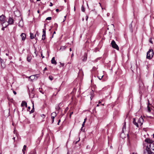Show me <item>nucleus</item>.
I'll use <instances>...</instances> for the list:
<instances>
[{
    "instance_id": "nucleus-63",
    "label": "nucleus",
    "mask_w": 154,
    "mask_h": 154,
    "mask_svg": "<svg viewBox=\"0 0 154 154\" xmlns=\"http://www.w3.org/2000/svg\"><path fill=\"white\" fill-rule=\"evenodd\" d=\"M65 19H64L63 22L64 21H65Z\"/></svg>"
},
{
    "instance_id": "nucleus-49",
    "label": "nucleus",
    "mask_w": 154,
    "mask_h": 154,
    "mask_svg": "<svg viewBox=\"0 0 154 154\" xmlns=\"http://www.w3.org/2000/svg\"><path fill=\"white\" fill-rule=\"evenodd\" d=\"M86 119H86V118L85 119H84V122H86Z\"/></svg>"
},
{
    "instance_id": "nucleus-26",
    "label": "nucleus",
    "mask_w": 154,
    "mask_h": 154,
    "mask_svg": "<svg viewBox=\"0 0 154 154\" xmlns=\"http://www.w3.org/2000/svg\"><path fill=\"white\" fill-rule=\"evenodd\" d=\"M54 118L55 117H54V116H51V119H52V123H53V122H54Z\"/></svg>"
},
{
    "instance_id": "nucleus-41",
    "label": "nucleus",
    "mask_w": 154,
    "mask_h": 154,
    "mask_svg": "<svg viewBox=\"0 0 154 154\" xmlns=\"http://www.w3.org/2000/svg\"><path fill=\"white\" fill-rule=\"evenodd\" d=\"M46 70H47V68L46 67H45V68L44 69V71H45Z\"/></svg>"
},
{
    "instance_id": "nucleus-13",
    "label": "nucleus",
    "mask_w": 154,
    "mask_h": 154,
    "mask_svg": "<svg viewBox=\"0 0 154 154\" xmlns=\"http://www.w3.org/2000/svg\"><path fill=\"white\" fill-rule=\"evenodd\" d=\"M27 61L29 62H30L32 60V57L31 56H29V55H28L27 56Z\"/></svg>"
},
{
    "instance_id": "nucleus-21",
    "label": "nucleus",
    "mask_w": 154,
    "mask_h": 154,
    "mask_svg": "<svg viewBox=\"0 0 154 154\" xmlns=\"http://www.w3.org/2000/svg\"><path fill=\"white\" fill-rule=\"evenodd\" d=\"M66 47L65 46H61L60 50H61L62 51H63L65 49Z\"/></svg>"
},
{
    "instance_id": "nucleus-20",
    "label": "nucleus",
    "mask_w": 154,
    "mask_h": 154,
    "mask_svg": "<svg viewBox=\"0 0 154 154\" xmlns=\"http://www.w3.org/2000/svg\"><path fill=\"white\" fill-rule=\"evenodd\" d=\"M57 116V114L56 112H52L51 114V116H54V117H56Z\"/></svg>"
},
{
    "instance_id": "nucleus-46",
    "label": "nucleus",
    "mask_w": 154,
    "mask_h": 154,
    "mask_svg": "<svg viewBox=\"0 0 154 154\" xmlns=\"http://www.w3.org/2000/svg\"><path fill=\"white\" fill-rule=\"evenodd\" d=\"M73 112H71L70 113V116H71V115L73 114Z\"/></svg>"
},
{
    "instance_id": "nucleus-14",
    "label": "nucleus",
    "mask_w": 154,
    "mask_h": 154,
    "mask_svg": "<svg viewBox=\"0 0 154 154\" xmlns=\"http://www.w3.org/2000/svg\"><path fill=\"white\" fill-rule=\"evenodd\" d=\"M37 75L36 74V75H31L29 77V78L30 79L31 81H33V80L34 79H35V75Z\"/></svg>"
},
{
    "instance_id": "nucleus-62",
    "label": "nucleus",
    "mask_w": 154,
    "mask_h": 154,
    "mask_svg": "<svg viewBox=\"0 0 154 154\" xmlns=\"http://www.w3.org/2000/svg\"><path fill=\"white\" fill-rule=\"evenodd\" d=\"M34 53H35V54L36 55H37V54H36V51H35Z\"/></svg>"
},
{
    "instance_id": "nucleus-7",
    "label": "nucleus",
    "mask_w": 154,
    "mask_h": 154,
    "mask_svg": "<svg viewBox=\"0 0 154 154\" xmlns=\"http://www.w3.org/2000/svg\"><path fill=\"white\" fill-rule=\"evenodd\" d=\"M0 61L1 65V66L3 68H4L5 67V62L4 60L0 57Z\"/></svg>"
},
{
    "instance_id": "nucleus-54",
    "label": "nucleus",
    "mask_w": 154,
    "mask_h": 154,
    "mask_svg": "<svg viewBox=\"0 0 154 154\" xmlns=\"http://www.w3.org/2000/svg\"><path fill=\"white\" fill-rule=\"evenodd\" d=\"M6 55L7 56H8V54L6 53Z\"/></svg>"
},
{
    "instance_id": "nucleus-38",
    "label": "nucleus",
    "mask_w": 154,
    "mask_h": 154,
    "mask_svg": "<svg viewBox=\"0 0 154 154\" xmlns=\"http://www.w3.org/2000/svg\"><path fill=\"white\" fill-rule=\"evenodd\" d=\"M13 91V93H14V95H15V94H16L17 93H16V92L15 91Z\"/></svg>"
},
{
    "instance_id": "nucleus-12",
    "label": "nucleus",
    "mask_w": 154,
    "mask_h": 154,
    "mask_svg": "<svg viewBox=\"0 0 154 154\" xmlns=\"http://www.w3.org/2000/svg\"><path fill=\"white\" fill-rule=\"evenodd\" d=\"M21 106H25L26 107H27V103L26 102L23 101H22V103L21 104Z\"/></svg>"
},
{
    "instance_id": "nucleus-5",
    "label": "nucleus",
    "mask_w": 154,
    "mask_h": 154,
    "mask_svg": "<svg viewBox=\"0 0 154 154\" xmlns=\"http://www.w3.org/2000/svg\"><path fill=\"white\" fill-rule=\"evenodd\" d=\"M14 20L13 18L11 17H9L8 18V21L7 22V24H8V25H12L14 23Z\"/></svg>"
},
{
    "instance_id": "nucleus-45",
    "label": "nucleus",
    "mask_w": 154,
    "mask_h": 154,
    "mask_svg": "<svg viewBox=\"0 0 154 154\" xmlns=\"http://www.w3.org/2000/svg\"><path fill=\"white\" fill-rule=\"evenodd\" d=\"M88 16H86V20L87 21L88 20Z\"/></svg>"
},
{
    "instance_id": "nucleus-30",
    "label": "nucleus",
    "mask_w": 154,
    "mask_h": 154,
    "mask_svg": "<svg viewBox=\"0 0 154 154\" xmlns=\"http://www.w3.org/2000/svg\"><path fill=\"white\" fill-rule=\"evenodd\" d=\"M149 41L150 43L153 44L152 42V38H150L149 40Z\"/></svg>"
},
{
    "instance_id": "nucleus-53",
    "label": "nucleus",
    "mask_w": 154,
    "mask_h": 154,
    "mask_svg": "<svg viewBox=\"0 0 154 154\" xmlns=\"http://www.w3.org/2000/svg\"><path fill=\"white\" fill-rule=\"evenodd\" d=\"M99 3L100 5V6L101 7V5L100 3V2H99Z\"/></svg>"
},
{
    "instance_id": "nucleus-25",
    "label": "nucleus",
    "mask_w": 154,
    "mask_h": 154,
    "mask_svg": "<svg viewBox=\"0 0 154 154\" xmlns=\"http://www.w3.org/2000/svg\"><path fill=\"white\" fill-rule=\"evenodd\" d=\"M147 110L148 111L150 112L151 111V109L149 107V105L147 106Z\"/></svg>"
},
{
    "instance_id": "nucleus-9",
    "label": "nucleus",
    "mask_w": 154,
    "mask_h": 154,
    "mask_svg": "<svg viewBox=\"0 0 154 154\" xmlns=\"http://www.w3.org/2000/svg\"><path fill=\"white\" fill-rule=\"evenodd\" d=\"M20 36L21 37L22 40H24L26 38V35L24 33H22L21 35Z\"/></svg>"
},
{
    "instance_id": "nucleus-18",
    "label": "nucleus",
    "mask_w": 154,
    "mask_h": 154,
    "mask_svg": "<svg viewBox=\"0 0 154 154\" xmlns=\"http://www.w3.org/2000/svg\"><path fill=\"white\" fill-rule=\"evenodd\" d=\"M30 38L31 39H33L34 38V34L31 32L30 33Z\"/></svg>"
},
{
    "instance_id": "nucleus-51",
    "label": "nucleus",
    "mask_w": 154,
    "mask_h": 154,
    "mask_svg": "<svg viewBox=\"0 0 154 154\" xmlns=\"http://www.w3.org/2000/svg\"><path fill=\"white\" fill-rule=\"evenodd\" d=\"M42 116H44V117H45V115L44 114H43L42 115Z\"/></svg>"
},
{
    "instance_id": "nucleus-55",
    "label": "nucleus",
    "mask_w": 154,
    "mask_h": 154,
    "mask_svg": "<svg viewBox=\"0 0 154 154\" xmlns=\"http://www.w3.org/2000/svg\"><path fill=\"white\" fill-rule=\"evenodd\" d=\"M73 54L72 53L71 55V57H72L73 56Z\"/></svg>"
},
{
    "instance_id": "nucleus-10",
    "label": "nucleus",
    "mask_w": 154,
    "mask_h": 154,
    "mask_svg": "<svg viewBox=\"0 0 154 154\" xmlns=\"http://www.w3.org/2000/svg\"><path fill=\"white\" fill-rule=\"evenodd\" d=\"M51 63L52 64H53L55 65H56L57 64V62L55 60L54 57L52 58L51 60Z\"/></svg>"
},
{
    "instance_id": "nucleus-33",
    "label": "nucleus",
    "mask_w": 154,
    "mask_h": 154,
    "mask_svg": "<svg viewBox=\"0 0 154 154\" xmlns=\"http://www.w3.org/2000/svg\"><path fill=\"white\" fill-rule=\"evenodd\" d=\"M56 109H60L59 106L58 105L56 107Z\"/></svg>"
},
{
    "instance_id": "nucleus-34",
    "label": "nucleus",
    "mask_w": 154,
    "mask_h": 154,
    "mask_svg": "<svg viewBox=\"0 0 154 154\" xmlns=\"http://www.w3.org/2000/svg\"><path fill=\"white\" fill-rule=\"evenodd\" d=\"M50 4L49 5L50 6H53V4L52 2H50Z\"/></svg>"
},
{
    "instance_id": "nucleus-29",
    "label": "nucleus",
    "mask_w": 154,
    "mask_h": 154,
    "mask_svg": "<svg viewBox=\"0 0 154 154\" xmlns=\"http://www.w3.org/2000/svg\"><path fill=\"white\" fill-rule=\"evenodd\" d=\"M85 122H83V123L82 124V127L81 128V129H82V128H83V127L84 126V125H85Z\"/></svg>"
},
{
    "instance_id": "nucleus-32",
    "label": "nucleus",
    "mask_w": 154,
    "mask_h": 154,
    "mask_svg": "<svg viewBox=\"0 0 154 154\" xmlns=\"http://www.w3.org/2000/svg\"><path fill=\"white\" fill-rule=\"evenodd\" d=\"M42 30H43V31H42L43 33H46L45 29H43Z\"/></svg>"
},
{
    "instance_id": "nucleus-64",
    "label": "nucleus",
    "mask_w": 154,
    "mask_h": 154,
    "mask_svg": "<svg viewBox=\"0 0 154 154\" xmlns=\"http://www.w3.org/2000/svg\"><path fill=\"white\" fill-rule=\"evenodd\" d=\"M15 139V137H14L13 138V139L14 140Z\"/></svg>"
},
{
    "instance_id": "nucleus-42",
    "label": "nucleus",
    "mask_w": 154,
    "mask_h": 154,
    "mask_svg": "<svg viewBox=\"0 0 154 154\" xmlns=\"http://www.w3.org/2000/svg\"><path fill=\"white\" fill-rule=\"evenodd\" d=\"M12 58V57L11 56H10V57H9V58L10 59H11Z\"/></svg>"
},
{
    "instance_id": "nucleus-15",
    "label": "nucleus",
    "mask_w": 154,
    "mask_h": 154,
    "mask_svg": "<svg viewBox=\"0 0 154 154\" xmlns=\"http://www.w3.org/2000/svg\"><path fill=\"white\" fill-rule=\"evenodd\" d=\"M87 59V54L85 53L84 56L83 58L82 59V60L83 61H85Z\"/></svg>"
},
{
    "instance_id": "nucleus-8",
    "label": "nucleus",
    "mask_w": 154,
    "mask_h": 154,
    "mask_svg": "<svg viewBox=\"0 0 154 154\" xmlns=\"http://www.w3.org/2000/svg\"><path fill=\"white\" fill-rule=\"evenodd\" d=\"M143 118L142 116H141L139 118V119L138 121V124L140 125H141L143 124Z\"/></svg>"
},
{
    "instance_id": "nucleus-28",
    "label": "nucleus",
    "mask_w": 154,
    "mask_h": 154,
    "mask_svg": "<svg viewBox=\"0 0 154 154\" xmlns=\"http://www.w3.org/2000/svg\"><path fill=\"white\" fill-rule=\"evenodd\" d=\"M51 19V17H48L46 18V20H50Z\"/></svg>"
},
{
    "instance_id": "nucleus-23",
    "label": "nucleus",
    "mask_w": 154,
    "mask_h": 154,
    "mask_svg": "<svg viewBox=\"0 0 154 154\" xmlns=\"http://www.w3.org/2000/svg\"><path fill=\"white\" fill-rule=\"evenodd\" d=\"M81 10H82V11L83 12H84L85 11V8H84L83 5H82V7Z\"/></svg>"
},
{
    "instance_id": "nucleus-44",
    "label": "nucleus",
    "mask_w": 154,
    "mask_h": 154,
    "mask_svg": "<svg viewBox=\"0 0 154 154\" xmlns=\"http://www.w3.org/2000/svg\"><path fill=\"white\" fill-rule=\"evenodd\" d=\"M59 11V9H56V11L57 12H58Z\"/></svg>"
},
{
    "instance_id": "nucleus-19",
    "label": "nucleus",
    "mask_w": 154,
    "mask_h": 154,
    "mask_svg": "<svg viewBox=\"0 0 154 154\" xmlns=\"http://www.w3.org/2000/svg\"><path fill=\"white\" fill-rule=\"evenodd\" d=\"M45 36H46V33H43V34L42 35V40H44L45 39Z\"/></svg>"
},
{
    "instance_id": "nucleus-11",
    "label": "nucleus",
    "mask_w": 154,
    "mask_h": 154,
    "mask_svg": "<svg viewBox=\"0 0 154 154\" xmlns=\"http://www.w3.org/2000/svg\"><path fill=\"white\" fill-rule=\"evenodd\" d=\"M133 124L137 127H138V123H137L136 122L135 119V118H133Z\"/></svg>"
},
{
    "instance_id": "nucleus-22",
    "label": "nucleus",
    "mask_w": 154,
    "mask_h": 154,
    "mask_svg": "<svg viewBox=\"0 0 154 154\" xmlns=\"http://www.w3.org/2000/svg\"><path fill=\"white\" fill-rule=\"evenodd\" d=\"M8 24H5V26H3V27H2V30H3V31L4 30H5V28L7 26H8Z\"/></svg>"
},
{
    "instance_id": "nucleus-24",
    "label": "nucleus",
    "mask_w": 154,
    "mask_h": 154,
    "mask_svg": "<svg viewBox=\"0 0 154 154\" xmlns=\"http://www.w3.org/2000/svg\"><path fill=\"white\" fill-rule=\"evenodd\" d=\"M100 58H101L100 57H99L97 58L96 59H95L94 60V62H97L98 60H100Z\"/></svg>"
},
{
    "instance_id": "nucleus-2",
    "label": "nucleus",
    "mask_w": 154,
    "mask_h": 154,
    "mask_svg": "<svg viewBox=\"0 0 154 154\" xmlns=\"http://www.w3.org/2000/svg\"><path fill=\"white\" fill-rule=\"evenodd\" d=\"M154 54L153 50L152 49H149L147 52L146 58L150 60L152 58Z\"/></svg>"
},
{
    "instance_id": "nucleus-35",
    "label": "nucleus",
    "mask_w": 154,
    "mask_h": 154,
    "mask_svg": "<svg viewBox=\"0 0 154 154\" xmlns=\"http://www.w3.org/2000/svg\"><path fill=\"white\" fill-rule=\"evenodd\" d=\"M36 35H39V33H38V31H37L36 32V34L35 35V36Z\"/></svg>"
},
{
    "instance_id": "nucleus-27",
    "label": "nucleus",
    "mask_w": 154,
    "mask_h": 154,
    "mask_svg": "<svg viewBox=\"0 0 154 154\" xmlns=\"http://www.w3.org/2000/svg\"><path fill=\"white\" fill-rule=\"evenodd\" d=\"M49 78L51 81L53 79V77L51 75H50L49 76Z\"/></svg>"
},
{
    "instance_id": "nucleus-6",
    "label": "nucleus",
    "mask_w": 154,
    "mask_h": 154,
    "mask_svg": "<svg viewBox=\"0 0 154 154\" xmlns=\"http://www.w3.org/2000/svg\"><path fill=\"white\" fill-rule=\"evenodd\" d=\"M126 129V122H125L124 123L123 127V129H122V132L120 134V136L122 138H124L125 137H123V135L124 134V130H125Z\"/></svg>"
},
{
    "instance_id": "nucleus-17",
    "label": "nucleus",
    "mask_w": 154,
    "mask_h": 154,
    "mask_svg": "<svg viewBox=\"0 0 154 154\" xmlns=\"http://www.w3.org/2000/svg\"><path fill=\"white\" fill-rule=\"evenodd\" d=\"M26 145H24L23 146V149H22V151L23 152V154H25V151L26 150Z\"/></svg>"
},
{
    "instance_id": "nucleus-57",
    "label": "nucleus",
    "mask_w": 154,
    "mask_h": 154,
    "mask_svg": "<svg viewBox=\"0 0 154 154\" xmlns=\"http://www.w3.org/2000/svg\"><path fill=\"white\" fill-rule=\"evenodd\" d=\"M69 50H70V51H72L71 48H70L69 49Z\"/></svg>"
},
{
    "instance_id": "nucleus-31",
    "label": "nucleus",
    "mask_w": 154,
    "mask_h": 154,
    "mask_svg": "<svg viewBox=\"0 0 154 154\" xmlns=\"http://www.w3.org/2000/svg\"><path fill=\"white\" fill-rule=\"evenodd\" d=\"M103 75H102V76L101 77H99L98 76L97 77L98 78V79H100V80H101L102 79V78L103 77Z\"/></svg>"
},
{
    "instance_id": "nucleus-16",
    "label": "nucleus",
    "mask_w": 154,
    "mask_h": 154,
    "mask_svg": "<svg viewBox=\"0 0 154 154\" xmlns=\"http://www.w3.org/2000/svg\"><path fill=\"white\" fill-rule=\"evenodd\" d=\"M144 85L142 83L141 84H140L139 85V88L141 90L143 88Z\"/></svg>"
},
{
    "instance_id": "nucleus-4",
    "label": "nucleus",
    "mask_w": 154,
    "mask_h": 154,
    "mask_svg": "<svg viewBox=\"0 0 154 154\" xmlns=\"http://www.w3.org/2000/svg\"><path fill=\"white\" fill-rule=\"evenodd\" d=\"M111 45L112 47L116 49L117 50H119V48L118 45L116 44L114 40H112L111 42Z\"/></svg>"
},
{
    "instance_id": "nucleus-40",
    "label": "nucleus",
    "mask_w": 154,
    "mask_h": 154,
    "mask_svg": "<svg viewBox=\"0 0 154 154\" xmlns=\"http://www.w3.org/2000/svg\"><path fill=\"white\" fill-rule=\"evenodd\" d=\"M54 26H57V27L58 26V25H57V23H55L54 24Z\"/></svg>"
},
{
    "instance_id": "nucleus-60",
    "label": "nucleus",
    "mask_w": 154,
    "mask_h": 154,
    "mask_svg": "<svg viewBox=\"0 0 154 154\" xmlns=\"http://www.w3.org/2000/svg\"><path fill=\"white\" fill-rule=\"evenodd\" d=\"M132 154H137V153H133Z\"/></svg>"
},
{
    "instance_id": "nucleus-52",
    "label": "nucleus",
    "mask_w": 154,
    "mask_h": 154,
    "mask_svg": "<svg viewBox=\"0 0 154 154\" xmlns=\"http://www.w3.org/2000/svg\"><path fill=\"white\" fill-rule=\"evenodd\" d=\"M42 116H44V117H45V115L44 114H43L42 115Z\"/></svg>"
},
{
    "instance_id": "nucleus-43",
    "label": "nucleus",
    "mask_w": 154,
    "mask_h": 154,
    "mask_svg": "<svg viewBox=\"0 0 154 154\" xmlns=\"http://www.w3.org/2000/svg\"><path fill=\"white\" fill-rule=\"evenodd\" d=\"M54 35L52 34L51 37L50 38L51 39H52L54 37Z\"/></svg>"
},
{
    "instance_id": "nucleus-48",
    "label": "nucleus",
    "mask_w": 154,
    "mask_h": 154,
    "mask_svg": "<svg viewBox=\"0 0 154 154\" xmlns=\"http://www.w3.org/2000/svg\"><path fill=\"white\" fill-rule=\"evenodd\" d=\"M56 33V32L55 31H54L53 34L54 35V34H55Z\"/></svg>"
},
{
    "instance_id": "nucleus-1",
    "label": "nucleus",
    "mask_w": 154,
    "mask_h": 154,
    "mask_svg": "<svg viewBox=\"0 0 154 154\" xmlns=\"http://www.w3.org/2000/svg\"><path fill=\"white\" fill-rule=\"evenodd\" d=\"M143 145L144 154H154V143L153 140L149 139H146Z\"/></svg>"
},
{
    "instance_id": "nucleus-50",
    "label": "nucleus",
    "mask_w": 154,
    "mask_h": 154,
    "mask_svg": "<svg viewBox=\"0 0 154 154\" xmlns=\"http://www.w3.org/2000/svg\"><path fill=\"white\" fill-rule=\"evenodd\" d=\"M37 13H40V11H39V10H38V11H37Z\"/></svg>"
},
{
    "instance_id": "nucleus-58",
    "label": "nucleus",
    "mask_w": 154,
    "mask_h": 154,
    "mask_svg": "<svg viewBox=\"0 0 154 154\" xmlns=\"http://www.w3.org/2000/svg\"><path fill=\"white\" fill-rule=\"evenodd\" d=\"M75 7H74V11H75Z\"/></svg>"
},
{
    "instance_id": "nucleus-61",
    "label": "nucleus",
    "mask_w": 154,
    "mask_h": 154,
    "mask_svg": "<svg viewBox=\"0 0 154 154\" xmlns=\"http://www.w3.org/2000/svg\"><path fill=\"white\" fill-rule=\"evenodd\" d=\"M99 106V105L98 104H97V106Z\"/></svg>"
},
{
    "instance_id": "nucleus-36",
    "label": "nucleus",
    "mask_w": 154,
    "mask_h": 154,
    "mask_svg": "<svg viewBox=\"0 0 154 154\" xmlns=\"http://www.w3.org/2000/svg\"><path fill=\"white\" fill-rule=\"evenodd\" d=\"M41 57H42V58H44V56H43V54H42H42H41Z\"/></svg>"
},
{
    "instance_id": "nucleus-59",
    "label": "nucleus",
    "mask_w": 154,
    "mask_h": 154,
    "mask_svg": "<svg viewBox=\"0 0 154 154\" xmlns=\"http://www.w3.org/2000/svg\"><path fill=\"white\" fill-rule=\"evenodd\" d=\"M40 1V0H36L37 2H39Z\"/></svg>"
},
{
    "instance_id": "nucleus-47",
    "label": "nucleus",
    "mask_w": 154,
    "mask_h": 154,
    "mask_svg": "<svg viewBox=\"0 0 154 154\" xmlns=\"http://www.w3.org/2000/svg\"><path fill=\"white\" fill-rule=\"evenodd\" d=\"M149 118H151V119H152L153 118V117L151 116H149Z\"/></svg>"
},
{
    "instance_id": "nucleus-56",
    "label": "nucleus",
    "mask_w": 154,
    "mask_h": 154,
    "mask_svg": "<svg viewBox=\"0 0 154 154\" xmlns=\"http://www.w3.org/2000/svg\"><path fill=\"white\" fill-rule=\"evenodd\" d=\"M101 103V101H99V103L100 104Z\"/></svg>"
},
{
    "instance_id": "nucleus-39",
    "label": "nucleus",
    "mask_w": 154,
    "mask_h": 154,
    "mask_svg": "<svg viewBox=\"0 0 154 154\" xmlns=\"http://www.w3.org/2000/svg\"><path fill=\"white\" fill-rule=\"evenodd\" d=\"M79 140L78 141H76V142L74 141V143L75 144H76V143H77L78 142V141H79Z\"/></svg>"
},
{
    "instance_id": "nucleus-37",
    "label": "nucleus",
    "mask_w": 154,
    "mask_h": 154,
    "mask_svg": "<svg viewBox=\"0 0 154 154\" xmlns=\"http://www.w3.org/2000/svg\"><path fill=\"white\" fill-rule=\"evenodd\" d=\"M60 119H59L58 120V122L57 125H59V124L60 122Z\"/></svg>"
},
{
    "instance_id": "nucleus-3",
    "label": "nucleus",
    "mask_w": 154,
    "mask_h": 154,
    "mask_svg": "<svg viewBox=\"0 0 154 154\" xmlns=\"http://www.w3.org/2000/svg\"><path fill=\"white\" fill-rule=\"evenodd\" d=\"M5 18L6 17L3 14L0 16V23L2 26H4V24L6 22V21L5 20Z\"/></svg>"
}]
</instances>
